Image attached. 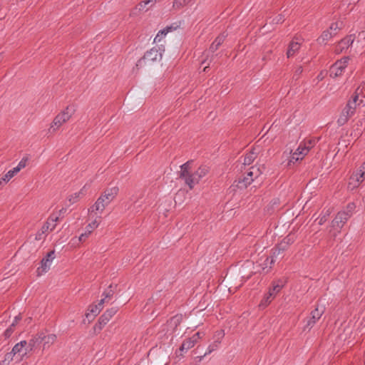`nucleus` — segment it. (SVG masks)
I'll return each mask as SVG.
<instances>
[{
    "label": "nucleus",
    "mask_w": 365,
    "mask_h": 365,
    "mask_svg": "<svg viewBox=\"0 0 365 365\" xmlns=\"http://www.w3.org/2000/svg\"><path fill=\"white\" fill-rule=\"evenodd\" d=\"M118 192V187H117L106 189L96 202L88 209L90 215L98 212L102 213L106 207L114 200Z\"/></svg>",
    "instance_id": "nucleus-1"
},
{
    "label": "nucleus",
    "mask_w": 365,
    "mask_h": 365,
    "mask_svg": "<svg viewBox=\"0 0 365 365\" xmlns=\"http://www.w3.org/2000/svg\"><path fill=\"white\" fill-rule=\"evenodd\" d=\"M265 168L264 165L261 166H252L251 167L247 173L242 178L235 180L232 186H235L239 189H245L250 185L255 179L259 177L264 172Z\"/></svg>",
    "instance_id": "nucleus-2"
},
{
    "label": "nucleus",
    "mask_w": 365,
    "mask_h": 365,
    "mask_svg": "<svg viewBox=\"0 0 365 365\" xmlns=\"http://www.w3.org/2000/svg\"><path fill=\"white\" fill-rule=\"evenodd\" d=\"M164 49L160 47H153L148 51L144 56L140 58L137 63L136 67L142 68L143 66L150 65L154 62L160 61L162 59L163 52Z\"/></svg>",
    "instance_id": "nucleus-3"
},
{
    "label": "nucleus",
    "mask_w": 365,
    "mask_h": 365,
    "mask_svg": "<svg viewBox=\"0 0 365 365\" xmlns=\"http://www.w3.org/2000/svg\"><path fill=\"white\" fill-rule=\"evenodd\" d=\"M74 111H75V110L73 108H71L70 106H67L62 112L58 113L54 118L48 131L50 133L55 132L63 123H66L68 120H70V118L74 113Z\"/></svg>",
    "instance_id": "nucleus-4"
},
{
    "label": "nucleus",
    "mask_w": 365,
    "mask_h": 365,
    "mask_svg": "<svg viewBox=\"0 0 365 365\" xmlns=\"http://www.w3.org/2000/svg\"><path fill=\"white\" fill-rule=\"evenodd\" d=\"M325 308L323 306H317L310 313V316L306 319V324L304 327V331L310 330L317 322L321 319L324 313Z\"/></svg>",
    "instance_id": "nucleus-5"
},
{
    "label": "nucleus",
    "mask_w": 365,
    "mask_h": 365,
    "mask_svg": "<svg viewBox=\"0 0 365 365\" xmlns=\"http://www.w3.org/2000/svg\"><path fill=\"white\" fill-rule=\"evenodd\" d=\"M349 61V57H344L342 58L341 60L337 61L334 64H333L329 70L330 77L336 78L341 76L344 69L347 66Z\"/></svg>",
    "instance_id": "nucleus-6"
},
{
    "label": "nucleus",
    "mask_w": 365,
    "mask_h": 365,
    "mask_svg": "<svg viewBox=\"0 0 365 365\" xmlns=\"http://www.w3.org/2000/svg\"><path fill=\"white\" fill-rule=\"evenodd\" d=\"M209 172V168L206 165H201L193 173H192V178L187 179V185L190 189H192L194 186L199 182L201 178L205 177Z\"/></svg>",
    "instance_id": "nucleus-7"
},
{
    "label": "nucleus",
    "mask_w": 365,
    "mask_h": 365,
    "mask_svg": "<svg viewBox=\"0 0 365 365\" xmlns=\"http://www.w3.org/2000/svg\"><path fill=\"white\" fill-rule=\"evenodd\" d=\"M356 108L354 103H347L337 120L338 125L339 126L344 125L354 115Z\"/></svg>",
    "instance_id": "nucleus-8"
},
{
    "label": "nucleus",
    "mask_w": 365,
    "mask_h": 365,
    "mask_svg": "<svg viewBox=\"0 0 365 365\" xmlns=\"http://www.w3.org/2000/svg\"><path fill=\"white\" fill-rule=\"evenodd\" d=\"M282 287V285L273 283L272 287L269 289L268 293H267L262 299L259 304V307H266L267 306H268L270 304V302L274 299L277 293L279 292Z\"/></svg>",
    "instance_id": "nucleus-9"
},
{
    "label": "nucleus",
    "mask_w": 365,
    "mask_h": 365,
    "mask_svg": "<svg viewBox=\"0 0 365 365\" xmlns=\"http://www.w3.org/2000/svg\"><path fill=\"white\" fill-rule=\"evenodd\" d=\"M204 336V333L202 332H197L193 334L191 337L186 339L183 341L181 346L179 348V351L181 352L187 351L191 348H192L200 339Z\"/></svg>",
    "instance_id": "nucleus-10"
},
{
    "label": "nucleus",
    "mask_w": 365,
    "mask_h": 365,
    "mask_svg": "<svg viewBox=\"0 0 365 365\" xmlns=\"http://www.w3.org/2000/svg\"><path fill=\"white\" fill-rule=\"evenodd\" d=\"M365 180V173L359 168L353 172L349 181V187L351 190L358 187Z\"/></svg>",
    "instance_id": "nucleus-11"
},
{
    "label": "nucleus",
    "mask_w": 365,
    "mask_h": 365,
    "mask_svg": "<svg viewBox=\"0 0 365 365\" xmlns=\"http://www.w3.org/2000/svg\"><path fill=\"white\" fill-rule=\"evenodd\" d=\"M351 214L346 211L339 212L335 218L331 222V226L334 229L339 230L346 222Z\"/></svg>",
    "instance_id": "nucleus-12"
},
{
    "label": "nucleus",
    "mask_w": 365,
    "mask_h": 365,
    "mask_svg": "<svg viewBox=\"0 0 365 365\" xmlns=\"http://www.w3.org/2000/svg\"><path fill=\"white\" fill-rule=\"evenodd\" d=\"M55 251H50L47 255L42 259L41 267L38 268V274L46 272L51 267L52 261L55 259Z\"/></svg>",
    "instance_id": "nucleus-13"
},
{
    "label": "nucleus",
    "mask_w": 365,
    "mask_h": 365,
    "mask_svg": "<svg viewBox=\"0 0 365 365\" xmlns=\"http://www.w3.org/2000/svg\"><path fill=\"white\" fill-rule=\"evenodd\" d=\"M308 154L307 148L302 147L299 145L298 148L292 153L288 161L287 165L290 166L292 163H295L299 160H302Z\"/></svg>",
    "instance_id": "nucleus-14"
},
{
    "label": "nucleus",
    "mask_w": 365,
    "mask_h": 365,
    "mask_svg": "<svg viewBox=\"0 0 365 365\" xmlns=\"http://www.w3.org/2000/svg\"><path fill=\"white\" fill-rule=\"evenodd\" d=\"M158 0H144L141 1L140 3L137 4V6L133 9V14H137L140 12H146L151 8L154 6Z\"/></svg>",
    "instance_id": "nucleus-15"
},
{
    "label": "nucleus",
    "mask_w": 365,
    "mask_h": 365,
    "mask_svg": "<svg viewBox=\"0 0 365 365\" xmlns=\"http://www.w3.org/2000/svg\"><path fill=\"white\" fill-rule=\"evenodd\" d=\"M101 222V217H97L93 221L89 223L86 229V232L82 233L79 237V241L83 242L85 241L86 239L89 236V235L98 227Z\"/></svg>",
    "instance_id": "nucleus-16"
},
{
    "label": "nucleus",
    "mask_w": 365,
    "mask_h": 365,
    "mask_svg": "<svg viewBox=\"0 0 365 365\" xmlns=\"http://www.w3.org/2000/svg\"><path fill=\"white\" fill-rule=\"evenodd\" d=\"M287 245L284 242L280 243L277 247L272 250V255L270 257H267V261L269 262L270 266L274 264L276 258L282 255L286 250Z\"/></svg>",
    "instance_id": "nucleus-17"
},
{
    "label": "nucleus",
    "mask_w": 365,
    "mask_h": 365,
    "mask_svg": "<svg viewBox=\"0 0 365 365\" xmlns=\"http://www.w3.org/2000/svg\"><path fill=\"white\" fill-rule=\"evenodd\" d=\"M118 309L116 307L108 309L99 318V322L101 326H105L117 313Z\"/></svg>",
    "instance_id": "nucleus-18"
},
{
    "label": "nucleus",
    "mask_w": 365,
    "mask_h": 365,
    "mask_svg": "<svg viewBox=\"0 0 365 365\" xmlns=\"http://www.w3.org/2000/svg\"><path fill=\"white\" fill-rule=\"evenodd\" d=\"M58 220L59 217L58 215L54 214L51 215L47 221L41 227L43 232H46L48 230H53L56 226V222Z\"/></svg>",
    "instance_id": "nucleus-19"
},
{
    "label": "nucleus",
    "mask_w": 365,
    "mask_h": 365,
    "mask_svg": "<svg viewBox=\"0 0 365 365\" xmlns=\"http://www.w3.org/2000/svg\"><path fill=\"white\" fill-rule=\"evenodd\" d=\"M38 339H40L43 341V349H47L52 344L55 343L56 341L57 336L56 334H51L46 336L41 334L38 335Z\"/></svg>",
    "instance_id": "nucleus-20"
},
{
    "label": "nucleus",
    "mask_w": 365,
    "mask_h": 365,
    "mask_svg": "<svg viewBox=\"0 0 365 365\" xmlns=\"http://www.w3.org/2000/svg\"><path fill=\"white\" fill-rule=\"evenodd\" d=\"M180 177L185 180V184L187 185V179L192 178V173H190L189 162H187L180 166Z\"/></svg>",
    "instance_id": "nucleus-21"
},
{
    "label": "nucleus",
    "mask_w": 365,
    "mask_h": 365,
    "mask_svg": "<svg viewBox=\"0 0 365 365\" xmlns=\"http://www.w3.org/2000/svg\"><path fill=\"white\" fill-rule=\"evenodd\" d=\"M354 42V37L350 35L343 38L337 46V51H343L347 49Z\"/></svg>",
    "instance_id": "nucleus-22"
},
{
    "label": "nucleus",
    "mask_w": 365,
    "mask_h": 365,
    "mask_svg": "<svg viewBox=\"0 0 365 365\" xmlns=\"http://www.w3.org/2000/svg\"><path fill=\"white\" fill-rule=\"evenodd\" d=\"M300 43L297 41H292L288 47V50L287 52V58L292 57L295 55V53L299 50Z\"/></svg>",
    "instance_id": "nucleus-23"
},
{
    "label": "nucleus",
    "mask_w": 365,
    "mask_h": 365,
    "mask_svg": "<svg viewBox=\"0 0 365 365\" xmlns=\"http://www.w3.org/2000/svg\"><path fill=\"white\" fill-rule=\"evenodd\" d=\"M225 37L226 36L224 34H220L210 46V51L212 53L216 51L219 46L224 42Z\"/></svg>",
    "instance_id": "nucleus-24"
},
{
    "label": "nucleus",
    "mask_w": 365,
    "mask_h": 365,
    "mask_svg": "<svg viewBox=\"0 0 365 365\" xmlns=\"http://www.w3.org/2000/svg\"><path fill=\"white\" fill-rule=\"evenodd\" d=\"M173 28L172 26H166L165 29L160 30L157 34L156 36L154 38V43L160 42L163 39V38L170 31H173Z\"/></svg>",
    "instance_id": "nucleus-25"
},
{
    "label": "nucleus",
    "mask_w": 365,
    "mask_h": 365,
    "mask_svg": "<svg viewBox=\"0 0 365 365\" xmlns=\"http://www.w3.org/2000/svg\"><path fill=\"white\" fill-rule=\"evenodd\" d=\"M332 36H334L332 32L327 30L323 32L317 41L319 43H326Z\"/></svg>",
    "instance_id": "nucleus-26"
},
{
    "label": "nucleus",
    "mask_w": 365,
    "mask_h": 365,
    "mask_svg": "<svg viewBox=\"0 0 365 365\" xmlns=\"http://www.w3.org/2000/svg\"><path fill=\"white\" fill-rule=\"evenodd\" d=\"M192 0H174L173 3V8L175 10H179L187 5Z\"/></svg>",
    "instance_id": "nucleus-27"
},
{
    "label": "nucleus",
    "mask_w": 365,
    "mask_h": 365,
    "mask_svg": "<svg viewBox=\"0 0 365 365\" xmlns=\"http://www.w3.org/2000/svg\"><path fill=\"white\" fill-rule=\"evenodd\" d=\"M257 158V153L253 150L247 153L244 158V165H250Z\"/></svg>",
    "instance_id": "nucleus-28"
},
{
    "label": "nucleus",
    "mask_w": 365,
    "mask_h": 365,
    "mask_svg": "<svg viewBox=\"0 0 365 365\" xmlns=\"http://www.w3.org/2000/svg\"><path fill=\"white\" fill-rule=\"evenodd\" d=\"M84 195V191L81 190L78 192H75L69 196L68 200L71 204H73L78 201V200Z\"/></svg>",
    "instance_id": "nucleus-29"
},
{
    "label": "nucleus",
    "mask_w": 365,
    "mask_h": 365,
    "mask_svg": "<svg viewBox=\"0 0 365 365\" xmlns=\"http://www.w3.org/2000/svg\"><path fill=\"white\" fill-rule=\"evenodd\" d=\"M319 139H310V140H308L307 141H304L303 143H302L300 145H302V147H305V148H307L308 149V153L309 152V150L314 146V145L317 143V142H318Z\"/></svg>",
    "instance_id": "nucleus-30"
},
{
    "label": "nucleus",
    "mask_w": 365,
    "mask_h": 365,
    "mask_svg": "<svg viewBox=\"0 0 365 365\" xmlns=\"http://www.w3.org/2000/svg\"><path fill=\"white\" fill-rule=\"evenodd\" d=\"M27 342L26 341L24 340L20 341L19 343H17L12 349L13 354L15 355L18 353H20L22 350V349L26 345Z\"/></svg>",
    "instance_id": "nucleus-31"
},
{
    "label": "nucleus",
    "mask_w": 365,
    "mask_h": 365,
    "mask_svg": "<svg viewBox=\"0 0 365 365\" xmlns=\"http://www.w3.org/2000/svg\"><path fill=\"white\" fill-rule=\"evenodd\" d=\"M17 173H18L15 170V169L13 168L4 175V176L2 178V180H4V182H7Z\"/></svg>",
    "instance_id": "nucleus-32"
},
{
    "label": "nucleus",
    "mask_w": 365,
    "mask_h": 365,
    "mask_svg": "<svg viewBox=\"0 0 365 365\" xmlns=\"http://www.w3.org/2000/svg\"><path fill=\"white\" fill-rule=\"evenodd\" d=\"M323 215L317 218L318 224L319 225H323L327 220V217L329 216L331 212L329 210H326L325 212H322Z\"/></svg>",
    "instance_id": "nucleus-33"
},
{
    "label": "nucleus",
    "mask_w": 365,
    "mask_h": 365,
    "mask_svg": "<svg viewBox=\"0 0 365 365\" xmlns=\"http://www.w3.org/2000/svg\"><path fill=\"white\" fill-rule=\"evenodd\" d=\"M359 89H360L359 87L357 88L355 93L352 95L351 99L347 102V103H354V107H356V108L357 105L359 104V103H358V101H359Z\"/></svg>",
    "instance_id": "nucleus-34"
},
{
    "label": "nucleus",
    "mask_w": 365,
    "mask_h": 365,
    "mask_svg": "<svg viewBox=\"0 0 365 365\" xmlns=\"http://www.w3.org/2000/svg\"><path fill=\"white\" fill-rule=\"evenodd\" d=\"M28 158H24L21 160L16 167L14 168L15 170L19 173L21 169L24 168L26 166Z\"/></svg>",
    "instance_id": "nucleus-35"
},
{
    "label": "nucleus",
    "mask_w": 365,
    "mask_h": 365,
    "mask_svg": "<svg viewBox=\"0 0 365 365\" xmlns=\"http://www.w3.org/2000/svg\"><path fill=\"white\" fill-rule=\"evenodd\" d=\"M339 29V23H332L329 27V31L332 32L333 35L335 36L337 34V30Z\"/></svg>",
    "instance_id": "nucleus-36"
},
{
    "label": "nucleus",
    "mask_w": 365,
    "mask_h": 365,
    "mask_svg": "<svg viewBox=\"0 0 365 365\" xmlns=\"http://www.w3.org/2000/svg\"><path fill=\"white\" fill-rule=\"evenodd\" d=\"M113 291L111 289H110L109 290H107L103 293V298H106V299L108 301L113 297Z\"/></svg>",
    "instance_id": "nucleus-37"
},
{
    "label": "nucleus",
    "mask_w": 365,
    "mask_h": 365,
    "mask_svg": "<svg viewBox=\"0 0 365 365\" xmlns=\"http://www.w3.org/2000/svg\"><path fill=\"white\" fill-rule=\"evenodd\" d=\"M302 72H303V68L301 66L297 67L294 71V78L297 79L299 77V76L302 74Z\"/></svg>",
    "instance_id": "nucleus-38"
},
{
    "label": "nucleus",
    "mask_w": 365,
    "mask_h": 365,
    "mask_svg": "<svg viewBox=\"0 0 365 365\" xmlns=\"http://www.w3.org/2000/svg\"><path fill=\"white\" fill-rule=\"evenodd\" d=\"M46 232H43V230L41 228V230L36 234L35 240H41L44 239V234Z\"/></svg>",
    "instance_id": "nucleus-39"
},
{
    "label": "nucleus",
    "mask_w": 365,
    "mask_h": 365,
    "mask_svg": "<svg viewBox=\"0 0 365 365\" xmlns=\"http://www.w3.org/2000/svg\"><path fill=\"white\" fill-rule=\"evenodd\" d=\"M91 313H92L94 316L98 314L101 312V307H96V305L92 306L90 309Z\"/></svg>",
    "instance_id": "nucleus-40"
},
{
    "label": "nucleus",
    "mask_w": 365,
    "mask_h": 365,
    "mask_svg": "<svg viewBox=\"0 0 365 365\" xmlns=\"http://www.w3.org/2000/svg\"><path fill=\"white\" fill-rule=\"evenodd\" d=\"M14 356H15V354H13V351H11V352L7 353L5 355L4 361H11L13 360V358H14Z\"/></svg>",
    "instance_id": "nucleus-41"
},
{
    "label": "nucleus",
    "mask_w": 365,
    "mask_h": 365,
    "mask_svg": "<svg viewBox=\"0 0 365 365\" xmlns=\"http://www.w3.org/2000/svg\"><path fill=\"white\" fill-rule=\"evenodd\" d=\"M180 317H178V316H175L174 317H173L170 321V324H175V326L178 325V324L180 323Z\"/></svg>",
    "instance_id": "nucleus-42"
},
{
    "label": "nucleus",
    "mask_w": 365,
    "mask_h": 365,
    "mask_svg": "<svg viewBox=\"0 0 365 365\" xmlns=\"http://www.w3.org/2000/svg\"><path fill=\"white\" fill-rule=\"evenodd\" d=\"M14 327H11V325L8 329H6V330L4 332V335L6 337H9L11 336V334L14 331Z\"/></svg>",
    "instance_id": "nucleus-43"
},
{
    "label": "nucleus",
    "mask_w": 365,
    "mask_h": 365,
    "mask_svg": "<svg viewBox=\"0 0 365 365\" xmlns=\"http://www.w3.org/2000/svg\"><path fill=\"white\" fill-rule=\"evenodd\" d=\"M271 268H272V265L270 266L269 262H267V259H266L263 264L262 269L264 270V269H267L266 270V272H268Z\"/></svg>",
    "instance_id": "nucleus-44"
},
{
    "label": "nucleus",
    "mask_w": 365,
    "mask_h": 365,
    "mask_svg": "<svg viewBox=\"0 0 365 365\" xmlns=\"http://www.w3.org/2000/svg\"><path fill=\"white\" fill-rule=\"evenodd\" d=\"M103 327H104V326H101V324H100V322H98V324H96L94 326V327H93L94 331H95V332H98H98H100V331L102 330V329H103Z\"/></svg>",
    "instance_id": "nucleus-45"
},
{
    "label": "nucleus",
    "mask_w": 365,
    "mask_h": 365,
    "mask_svg": "<svg viewBox=\"0 0 365 365\" xmlns=\"http://www.w3.org/2000/svg\"><path fill=\"white\" fill-rule=\"evenodd\" d=\"M273 21H274L276 24H279L284 21V18L282 15H279L273 19Z\"/></svg>",
    "instance_id": "nucleus-46"
},
{
    "label": "nucleus",
    "mask_w": 365,
    "mask_h": 365,
    "mask_svg": "<svg viewBox=\"0 0 365 365\" xmlns=\"http://www.w3.org/2000/svg\"><path fill=\"white\" fill-rule=\"evenodd\" d=\"M21 319V317L20 315H18L16 316L15 318H14V322H12V324H11V327H14L20 320Z\"/></svg>",
    "instance_id": "nucleus-47"
},
{
    "label": "nucleus",
    "mask_w": 365,
    "mask_h": 365,
    "mask_svg": "<svg viewBox=\"0 0 365 365\" xmlns=\"http://www.w3.org/2000/svg\"><path fill=\"white\" fill-rule=\"evenodd\" d=\"M217 343L215 341L213 344H210L208 347L210 348L211 351H215L217 348Z\"/></svg>",
    "instance_id": "nucleus-48"
},
{
    "label": "nucleus",
    "mask_w": 365,
    "mask_h": 365,
    "mask_svg": "<svg viewBox=\"0 0 365 365\" xmlns=\"http://www.w3.org/2000/svg\"><path fill=\"white\" fill-rule=\"evenodd\" d=\"M347 208L349 209V210L347 212H349V213L351 214V210L354 208V204H349L348 206H347Z\"/></svg>",
    "instance_id": "nucleus-49"
},
{
    "label": "nucleus",
    "mask_w": 365,
    "mask_h": 365,
    "mask_svg": "<svg viewBox=\"0 0 365 365\" xmlns=\"http://www.w3.org/2000/svg\"><path fill=\"white\" fill-rule=\"evenodd\" d=\"M359 168L365 173V161L362 163Z\"/></svg>",
    "instance_id": "nucleus-50"
},
{
    "label": "nucleus",
    "mask_w": 365,
    "mask_h": 365,
    "mask_svg": "<svg viewBox=\"0 0 365 365\" xmlns=\"http://www.w3.org/2000/svg\"><path fill=\"white\" fill-rule=\"evenodd\" d=\"M105 302H108V300H106V298H103L100 300L98 303L101 304V305H103Z\"/></svg>",
    "instance_id": "nucleus-51"
},
{
    "label": "nucleus",
    "mask_w": 365,
    "mask_h": 365,
    "mask_svg": "<svg viewBox=\"0 0 365 365\" xmlns=\"http://www.w3.org/2000/svg\"><path fill=\"white\" fill-rule=\"evenodd\" d=\"M212 352V351H211L210 348V347H208V348H207V351L205 353L204 356H206V355H207V354H211Z\"/></svg>",
    "instance_id": "nucleus-52"
},
{
    "label": "nucleus",
    "mask_w": 365,
    "mask_h": 365,
    "mask_svg": "<svg viewBox=\"0 0 365 365\" xmlns=\"http://www.w3.org/2000/svg\"><path fill=\"white\" fill-rule=\"evenodd\" d=\"M96 307H101V310L103 308V305H101V304L98 303V304L96 305Z\"/></svg>",
    "instance_id": "nucleus-53"
},
{
    "label": "nucleus",
    "mask_w": 365,
    "mask_h": 365,
    "mask_svg": "<svg viewBox=\"0 0 365 365\" xmlns=\"http://www.w3.org/2000/svg\"><path fill=\"white\" fill-rule=\"evenodd\" d=\"M204 356H205L203 355V356H198L197 358L199 359V361H200L203 359Z\"/></svg>",
    "instance_id": "nucleus-54"
},
{
    "label": "nucleus",
    "mask_w": 365,
    "mask_h": 365,
    "mask_svg": "<svg viewBox=\"0 0 365 365\" xmlns=\"http://www.w3.org/2000/svg\"><path fill=\"white\" fill-rule=\"evenodd\" d=\"M2 59H3V56L1 54H0V62H1Z\"/></svg>",
    "instance_id": "nucleus-55"
},
{
    "label": "nucleus",
    "mask_w": 365,
    "mask_h": 365,
    "mask_svg": "<svg viewBox=\"0 0 365 365\" xmlns=\"http://www.w3.org/2000/svg\"><path fill=\"white\" fill-rule=\"evenodd\" d=\"M4 180H2V178L0 180V186L2 185Z\"/></svg>",
    "instance_id": "nucleus-56"
},
{
    "label": "nucleus",
    "mask_w": 365,
    "mask_h": 365,
    "mask_svg": "<svg viewBox=\"0 0 365 365\" xmlns=\"http://www.w3.org/2000/svg\"><path fill=\"white\" fill-rule=\"evenodd\" d=\"M208 66H205L203 69V71L205 72L207 71V68Z\"/></svg>",
    "instance_id": "nucleus-57"
}]
</instances>
